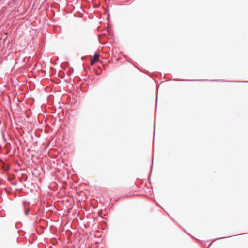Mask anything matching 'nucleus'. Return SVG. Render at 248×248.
<instances>
[{"mask_svg":"<svg viewBox=\"0 0 248 248\" xmlns=\"http://www.w3.org/2000/svg\"><path fill=\"white\" fill-rule=\"evenodd\" d=\"M99 54L98 53H96L94 55L93 59L94 61H95L96 62H97L99 60Z\"/></svg>","mask_w":248,"mask_h":248,"instance_id":"nucleus-1","label":"nucleus"},{"mask_svg":"<svg viewBox=\"0 0 248 248\" xmlns=\"http://www.w3.org/2000/svg\"><path fill=\"white\" fill-rule=\"evenodd\" d=\"M96 62L95 61H94L93 59H92L90 62V64L91 65H93Z\"/></svg>","mask_w":248,"mask_h":248,"instance_id":"nucleus-2","label":"nucleus"}]
</instances>
